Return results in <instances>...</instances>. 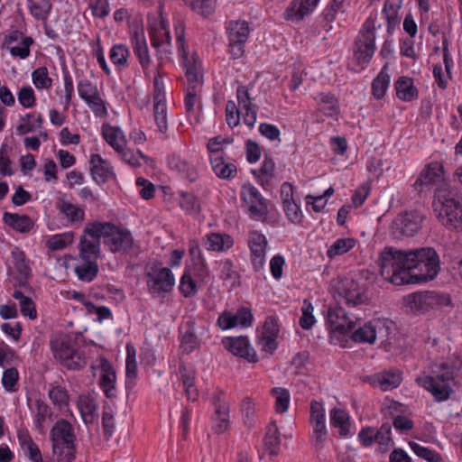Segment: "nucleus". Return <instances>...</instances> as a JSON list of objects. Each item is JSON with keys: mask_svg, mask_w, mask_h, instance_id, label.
I'll list each match as a JSON object with an SVG mask.
<instances>
[{"mask_svg": "<svg viewBox=\"0 0 462 462\" xmlns=\"http://www.w3.org/2000/svg\"><path fill=\"white\" fill-rule=\"evenodd\" d=\"M102 427L106 439H109L115 430L114 414L109 407L104 408L102 414Z\"/></svg>", "mask_w": 462, "mask_h": 462, "instance_id": "680f3d73", "label": "nucleus"}, {"mask_svg": "<svg viewBox=\"0 0 462 462\" xmlns=\"http://www.w3.org/2000/svg\"><path fill=\"white\" fill-rule=\"evenodd\" d=\"M148 31L152 46L156 50L158 59L162 60L171 54L170 31L161 11L157 16L148 15Z\"/></svg>", "mask_w": 462, "mask_h": 462, "instance_id": "6e6552de", "label": "nucleus"}, {"mask_svg": "<svg viewBox=\"0 0 462 462\" xmlns=\"http://www.w3.org/2000/svg\"><path fill=\"white\" fill-rule=\"evenodd\" d=\"M180 373L188 400L196 401L199 393L195 385V370L184 364L180 365Z\"/></svg>", "mask_w": 462, "mask_h": 462, "instance_id": "2f4dec72", "label": "nucleus"}, {"mask_svg": "<svg viewBox=\"0 0 462 462\" xmlns=\"http://www.w3.org/2000/svg\"><path fill=\"white\" fill-rule=\"evenodd\" d=\"M100 366L102 371L100 387L107 398H112L116 395V371L111 363L106 358L100 359Z\"/></svg>", "mask_w": 462, "mask_h": 462, "instance_id": "b1692460", "label": "nucleus"}, {"mask_svg": "<svg viewBox=\"0 0 462 462\" xmlns=\"http://www.w3.org/2000/svg\"><path fill=\"white\" fill-rule=\"evenodd\" d=\"M19 374L16 368L6 369L2 377V384L4 388L8 392H15L16 384L18 383Z\"/></svg>", "mask_w": 462, "mask_h": 462, "instance_id": "13d9d810", "label": "nucleus"}, {"mask_svg": "<svg viewBox=\"0 0 462 462\" xmlns=\"http://www.w3.org/2000/svg\"><path fill=\"white\" fill-rule=\"evenodd\" d=\"M90 173L94 181L103 184L109 179L112 170L108 162L97 153L90 156Z\"/></svg>", "mask_w": 462, "mask_h": 462, "instance_id": "a878e982", "label": "nucleus"}, {"mask_svg": "<svg viewBox=\"0 0 462 462\" xmlns=\"http://www.w3.org/2000/svg\"><path fill=\"white\" fill-rule=\"evenodd\" d=\"M226 120L231 128L237 126L240 123V112L232 100L227 101L226 106Z\"/></svg>", "mask_w": 462, "mask_h": 462, "instance_id": "69168bd1", "label": "nucleus"}, {"mask_svg": "<svg viewBox=\"0 0 462 462\" xmlns=\"http://www.w3.org/2000/svg\"><path fill=\"white\" fill-rule=\"evenodd\" d=\"M3 220L5 225L20 233H28L33 227V221L27 215L5 212Z\"/></svg>", "mask_w": 462, "mask_h": 462, "instance_id": "c85d7f7f", "label": "nucleus"}, {"mask_svg": "<svg viewBox=\"0 0 462 462\" xmlns=\"http://www.w3.org/2000/svg\"><path fill=\"white\" fill-rule=\"evenodd\" d=\"M283 209L286 214L288 219L294 223L299 224L302 219V213L300 207L295 203V201H287L283 203Z\"/></svg>", "mask_w": 462, "mask_h": 462, "instance_id": "338daca9", "label": "nucleus"}, {"mask_svg": "<svg viewBox=\"0 0 462 462\" xmlns=\"http://www.w3.org/2000/svg\"><path fill=\"white\" fill-rule=\"evenodd\" d=\"M301 310H302V316L300 319V326L303 329H310L315 322V318L312 314L313 306L309 300H303V305H302Z\"/></svg>", "mask_w": 462, "mask_h": 462, "instance_id": "5fc2aeb1", "label": "nucleus"}, {"mask_svg": "<svg viewBox=\"0 0 462 462\" xmlns=\"http://www.w3.org/2000/svg\"><path fill=\"white\" fill-rule=\"evenodd\" d=\"M18 101L24 108H31L35 105V95L32 87H23L17 94Z\"/></svg>", "mask_w": 462, "mask_h": 462, "instance_id": "bf43d9fd", "label": "nucleus"}, {"mask_svg": "<svg viewBox=\"0 0 462 462\" xmlns=\"http://www.w3.org/2000/svg\"><path fill=\"white\" fill-rule=\"evenodd\" d=\"M57 208L60 213L64 214L70 222H79L84 219V210L76 207L69 201L60 199Z\"/></svg>", "mask_w": 462, "mask_h": 462, "instance_id": "ea45409f", "label": "nucleus"}, {"mask_svg": "<svg viewBox=\"0 0 462 462\" xmlns=\"http://www.w3.org/2000/svg\"><path fill=\"white\" fill-rule=\"evenodd\" d=\"M396 96L404 102H411L418 98L419 91L410 77H400L395 82Z\"/></svg>", "mask_w": 462, "mask_h": 462, "instance_id": "cd10ccee", "label": "nucleus"}, {"mask_svg": "<svg viewBox=\"0 0 462 462\" xmlns=\"http://www.w3.org/2000/svg\"><path fill=\"white\" fill-rule=\"evenodd\" d=\"M462 361L458 358L454 360L451 365L442 363L439 365L442 371L440 374L434 375L423 374L416 378V382L420 387L430 392L436 402H444L452 394L453 390L449 382L460 373Z\"/></svg>", "mask_w": 462, "mask_h": 462, "instance_id": "f03ea898", "label": "nucleus"}, {"mask_svg": "<svg viewBox=\"0 0 462 462\" xmlns=\"http://www.w3.org/2000/svg\"><path fill=\"white\" fill-rule=\"evenodd\" d=\"M354 246V240L350 238H339L328 248L327 254L332 258L348 252Z\"/></svg>", "mask_w": 462, "mask_h": 462, "instance_id": "49530a36", "label": "nucleus"}, {"mask_svg": "<svg viewBox=\"0 0 462 462\" xmlns=\"http://www.w3.org/2000/svg\"><path fill=\"white\" fill-rule=\"evenodd\" d=\"M33 43L32 37H26L23 42L14 43L8 48L10 53L14 57H19L21 59H26L30 55V46Z\"/></svg>", "mask_w": 462, "mask_h": 462, "instance_id": "603ef678", "label": "nucleus"}, {"mask_svg": "<svg viewBox=\"0 0 462 462\" xmlns=\"http://www.w3.org/2000/svg\"><path fill=\"white\" fill-rule=\"evenodd\" d=\"M185 28L184 23L182 22H178V23L175 25V34H176V41H177V48L178 52L181 56L183 60V66L185 69V71L189 68H192L195 69H198L199 64L198 60L195 54H193L190 58L188 56V52L186 51V44H185Z\"/></svg>", "mask_w": 462, "mask_h": 462, "instance_id": "393cba45", "label": "nucleus"}, {"mask_svg": "<svg viewBox=\"0 0 462 462\" xmlns=\"http://www.w3.org/2000/svg\"><path fill=\"white\" fill-rule=\"evenodd\" d=\"M366 381L383 391H390L401 384L402 374L398 370L391 369L367 376Z\"/></svg>", "mask_w": 462, "mask_h": 462, "instance_id": "412c9836", "label": "nucleus"}, {"mask_svg": "<svg viewBox=\"0 0 462 462\" xmlns=\"http://www.w3.org/2000/svg\"><path fill=\"white\" fill-rule=\"evenodd\" d=\"M210 163L213 171L220 179L231 180L236 176V166L234 163L226 162L221 155L210 156Z\"/></svg>", "mask_w": 462, "mask_h": 462, "instance_id": "c756f323", "label": "nucleus"}, {"mask_svg": "<svg viewBox=\"0 0 462 462\" xmlns=\"http://www.w3.org/2000/svg\"><path fill=\"white\" fill-rule=\"evenodd\" d=\"M126 387L132 388L137 376V364L135 359V348L133 345H126Z\"/></svg>", "mask_w": 462, "mask_h": 462, "instance_id": "4c0bfd02", "label": "nucleus"}, {"mask_svg": "<svg viewBox=\"0 0 462 462\" xmlns=\"http://www.w3.org/2000/svg\"><path fill=\"white\" fill-rule=\"evenodd\" d=\"M149 292L154 297L169 292L174 285V276L169 268L152 269L146 274Z\"/></svg>", "mask_w": 462, "mask_h": 462, "instance_id": "dca6fc26", "label": "nucleus"}, {"mask_svg": "<svg viewBox=\"0 0 462 462\" xmlns=\"http://www.w3.org/2000/svg\"><path fill=\"white\" fill-rule=\"evenodd\" d=\"M338 304L345 303L346 306H357L365 301L366 297L364 290L358 282L352 278H343L337 284Z\"/></svg>", "mask_w": 462, "mask_h": 462, "instance_id": "4468645a", "label": "nucleus"}, {"mask_svg": "<svg viewBox=\"0 0 462 462\" xmlns=\"http://www.w3.org/2000/svg\"><path fill=\"white\" fill-rule=\"evenodd\" d=\"M52 454L56 462H72L76 454V435L72 424L58 420L50 432Z\"/></svg>", "mask_w": 462, "mask_h": 462, "instance_id": "7ed1b4c3", "label": "nucleus"}, {"mask_svg": "<svg viewBox=\"0 0 462 462\" xmlns=\"http://www.w3.org/2000/svg\"><path fill=\"white\" fill-rule=\"evenodd\" d=\"M225 393L217 390L213 393L214 413L211 416L212 430L223 434L229 428V403L224 399Z\"/></svg>", "mask_w": 462, "mask_h": 462, "instance_id": "ddd939ff", "label": "nucleus"}, {"mask_svg": "<svg viewBox=\"0 0 462 462\" xmlns=\"http://www.w3.org/2000/svg\"><path fill=\"white\" fill-rule=\"evenodd\" d=\"M250 33L249 25L246 22L232 21L227 27L229 49L234 59H238L245 52V43Z\"/></svg>", "mask_w": 462, "mask_h": 462, "instance_id": "2eb2a0df", "label": "nucleus"}, {"mask_svg": "<svg viewBox=\"0 0 462 462\" xmlns=\"http://www.w3.org/2000/svg\"><path fill=\"white\" fill-rule=\"evenodd\" d=\"M319 0H292L284 12L287 21H301L313 12Z\"/></svg>", "mask_w": 462, "mask_h": 462, "instance_id": "4be33fe9", "label": "nucleus"}, {"mask_svg": "<svg viewBox=\"0 0 462 462\" xmlns=\"http://www.w3.org/2000/svg\"><path fill=\"white\" fill-rule=\"evenodd\" d=\"M248 245L251 251V262L254 269L260 271L265 263V250L267 239L258 231H252L248 237Z\"/></svg>", "mask_w": 462, "mask_h": 462, "instance_id": "6ab92c4d", "label": "nucleus"}, {"mask_svg": "<svg viewBox=\"0 0 462 462\" xmlns=\"http://www.w3.org/2000/svg\"><path fill=\"white\" fill-rule=\"evenodd\" d=\"M281 445L278 428L274 422L270 423L264 438V447L271 456H277Z\"/></svg>", "mask_w": 462, "mask_h": 462, "instance_id": "c9c22d12", "label": "nucleus"}, {"mask_svg": "<svg viewBox=\"0 0 462 462\" xmlns=\"http://www.w3.org/2000/svg\"><path fill=\"white\" fill-rule=\"evenodd\" d=\"M32 82L39 89L49 88L51 87L52 80L48 75L46 67H40L36 69L32 74Z\"/></svg>", "mask_w": 462, "mask_h": 462, "instance_id": "3c124183", "label": "nucleus"}, {"mask_svg": "<svg viewBox=\"0 0 462 462\" xmlns=\"http://www.w3.org/2000/svg\"><path fill=\"white\" fill-rule=\"evenodd\" d=\"M221 276L225 281L230 282L231 286H236L239 283V273L234 269L232 260L226 259L221 263Z\"/></svg>", "mask_w": 462, "mask_h": 462, "instance_id": "de8ad7c7", "label": "nucleus"}, {"mask_svg": "<svg viewBox=\"0 0 462 462\" xmlns=\"http://www.w3.org/2000/svg\"><path fill=\"white\" fill-rule=\"evenodd\" d=\"M88 104V107L92 110L96 116H105L107 114L105 101L99 96V93L93 95L92 97L84 99Z\"/></svg>", "mask_w": 462, "mask_h": 462, "instance_id": "864d4df0", "label": "nucleus"}, {"mask_svg": "<svg viewBox=\"0 0 462 462\" xmlns=\"http://www.w3.org/2000/svg\"><path fill=\"white\" fill-rule=\"evenodd\" d=\"M99 222L88 224L80 237L79 244V257L80 260L97 261L101 255L100 238L101 231L98 230Z\"/></svg>", "mask_w": 462, "mask_h": 462, "instance_id": "9d476101", "label": "nucleus"}, {"mask_svg": "<svg viewBox=\"0 0 462 462\" xmlns=\"http://www.w3.org/2000/svg\"><path fill=\"white\" fill-rule=\"evenodd\" d=\"M351 338L357 343L373 344L376 339V328L372 323H366L355 330Z\"/></svg>", "mask_w": 462, "mask_h": 462, "instance_id": "79ce46f5", "label": "nucleus"}, {"mask_svg": "<svg viewBox=\"0 0 462 462\" xmlns=\"http://www.w3.org/2000/svg\"><path fill=\"white\" fill-rule=\"evenodd\" d=\"M129 55V50L125 44H115L109 51L110 60L119 69L128 66Z\"/></svg>", "mask_w": 462, "mask_h": 462, "instance_id": "a19ab883", "label": "nucleus"}, {"mask_svg": "<svg viewBox=\"0 0 462 462\" xmlns=\"http://www.w3.org/2000/svg\"><path fill=\"white\" fill-rule=\"evenodd\" d=\"M234 141L231 137H224L222 135H217L213 138H210L208 143V150L211 153L210 156H217L220 155L219 152L222 151V146L225 144H230Z\"/></svg>", "mask_w": 462, "mask_h": 462, "instance_id": "4d7b16f0", "label": "nucleus"}, {"mask_svg": "<svg viewBox=\"0 0 462 462\" xmlns=\"http://www.w3.org/2000/svg\"><path fill=\"white\" fill-rule=\"evenodd\" d=\"M103 242L114 253L136 254L139 246L134 243L131 232L110 222H99Z\"/></svg>", "mask_w": 462, "mask_h": 462, "instance_id": "423d86ee", "label": "nucleus"}, {"mask_svg": "<svg viewBox=\"0 0 462 462\" xmlns=\"http://www.w3.org/2000/svg\"><path fill=\"white\" fill-rule=\"evenodd\" d=\"M388 65H384L372 83V94L376 99L384 97L390 84V76L386 72Z\"/></svg>", "mask_w": 462, "mask_h": 462, "instance_id": "e433bc0d", "label": "nucleus"}, {"mask_svg": "<svg viewBox=\"0 0 462 462\" xmlns=\"http://www.w3.org/2000/svg\"><path fill=\"white\" fill-rule=\"evenodd\" d=\"M378 265L382 277L401 286L433 280L439 272V257L432 247L401 250L386 246L380 253Z\"/></svg>", "mask_w": 462, "mask_h": 462, "instance_id": "f257e3e1", "label": "nucleus"}, {"mask_svg": "<svg viewBox=\"0 0 462 462\" xmlns=\"http://www.w3.org/2000/svg\"><path fill=\"white\" fill-rule=\"evenodd\" d=\"M424 215L418 210L406 211L395 217L391 225V234L395 239L413 236L421 228Z\"/></svg>", "mask_w": 462, "mask_h": 462, "instance_id": "9b49d317", "label": "nucleus"}, {"mask_svg": "<svg viewBox=\"0 0 462 462\" xmlns=\"http://www.w3.org/2000/svg\"><path fill=\"white\" fill-rule=\"evenodd\" d=\"M102 135L106 143L116 152H122L126 144L125 138L119 127L104 124L102 126Z\"/></svg>", "mask_w": 462, "mask_h": 462, "instance_id": "7c9ffc66", "label": "nucleus"}, {"mask_svg": "<svg viewBox=\"0 0 462 462\" xmlns=\"http://www.w3.org/2000/svg\"><path fill=\"white\" fill-rule=\"evenodd\" d=\"M272 393L275 396V409L277 412L283 413L288 410L290 403V393L284 388H273Z\"/></svg>", "mask_w": 462, "mask_h": 462, "instance_id": "09e8293b", "label": "nucleus"}, {"mask_svg": "<svg viewBox=\"0 0 462 462\" xmlns=\"http://www.w3.org/2000/svg\"><path fill=\"white\" fill-rule=\"evenodd\" d=\"M88 6L96 17L104 18L109 14L107 0H89Z\"/></svg>", "mask_w": 462, "mask_h": 462, "instance_id": "774afa93", "label": "nucleus"}, {"mask_svg": "<svg viewBox=\"0 0 462 462\" xmlns=\"http://www.w3.org/2000/svg\"><path fill=\"white\" fill-rule=\"evenodd\" d=\"M404 300L412 311L419 313H426L436 308L452 306L451 297L448 293L430 291L409 294Z\"/></svg>", "mask_w": 462, "mask_h": 462, "instance_id": "0eeeda50", "label": "nucleus"}, {"mask_svg": "<svg viewBox=\"0 0 462 462\" xmlns=\"http://www.w3.org/2000/svg\"><path fill=\"white\" fill-rule=\"evenodd\" d=\"M241 199L248 207L249 217L256 221H264L268 216L266 199L257 188L252 184H245L241 189Z\"/></svg>", "mask_w": 462, "mask_h": 462, "instance_id": "f8f14e48", "label": "nucleus"}, {"mask_svg": "<svg viewBox=\"0 0 462 462\" xmlns=\"http://www.w3.org/2000/svg\"><path fill=\"white\" fill-rule=\"evenodd\" d=\"M153 116L158 130L161 133H165L168 128L167 106L165 101L153 103Z\"/></svg>", "mask_w": 462, "mask_h": 462, "instance_id": "a18cd8bd", "label": "nucleus"}, {"mask_svg": "<svg viewBox=\"0 0 462 462\" xmlns=\"http://www.w3.org/2000/svg\"><path fill=\"white\" fill-rule=\"evenodd\" d=\"M12 162L8 155V147L3 144L0 149V173L2 176H12L14 171L11 167Z\"/></svg>", "mask_w": 462, "mask_h": 462, "instance_id": "e2e57ef3", "label": "nucleus"}, {"mask_svg": "<svg viewBox=\"0 0 462 462\" xmlns=\"http://www.w3.org/2000/svg\"><path fill=\"white\" fill-rule=\"evenodd\" d=\"M330 423L333 427L339 429L342 436H346L349 431V417L342 409L334 408L330 411Z\"/></svg>", "mask_w": 462, "mask_h": 462, "instance_id": "37998d69", "label": "nucleus"}, {"mask_svg": "<svg viewBox=\"0 0 462 462\" xmlns=\"http://www.w3.org/2000/svg\"><path fill=\"white\" fill-rule=\"evenodd\" d=\"M204 245L210 251L225 252L234 245V239L225 233L211 232L205 236Z\"/></svg>", "mask_w": 462, "mask_h": 462, "instance_id": "bb28decb", "label": "nucleus"}, {"mask_svg": "<svg viewBox=\"0 0 462 462\" xmlns=\"http://www.w3.org/2000/svg\"><path fill=\"white\" fill-rule=\"evenodd\" d=\"M130 42L133 51L137 57L139 63L145 73L152 63V59L145 34L142 27L136 26L131 31Z\"/></svg>", "mask_w": 462, "mask_h": 462, "instance_id": "f3484780", "label": "nucleus"}, {"mask_svg": "<svg viewBox=\"0 0 462 462\" xmlns=\"http://www.w3.org/2000/svg\"><path fill=\"white\" fill-rule=\"evenodd\" d=\"M199 346V339L195 333L189 329L185 332L181 338L180 347L185 354H190Z\"/></svg>", "mask_w": 462, "mask_h": 462, "instance_id": "6e6d98bb", "label": "nucleus"}, {"mask_svg": "<svg viewBox=\"0 0 462 462\" xmlns=\"http://www.w3.org/2000/svg\"><path fill=\"white\" fill-rule=\"evenodd\" d=\"M74 271L80 281L90 282L97 276L99 267L97 261L80 260V263L75 266Z\"/></svg>", "mask_w": 462, "mask_h": 462, "instance_id": "473e14b6", "label": "nucleus"}, {"mask_svg": "<svg viewBox=\"0 0 462 462\" xmlns=\"http://www.w3.org/2000/svg\"><path fill=\"white\" fill-rule=\"evenodd\" d=\"M328 322L331 330L339 335H346L355 328V322L349 319L346 310L338 303L329 307Z\"/></svg>", "mask_w": 462, "mask_h": 462, "instance_id": "a211bd4d", "label": "nucleus"}, {"mask_svg": "<svg viewBox=\"0 0 462 462\" xmlns=\"http://www.w3.org/2000/svg\"><path fill=\"white\" fill-rule=\"evenodd\" d=\"M180 290L184 297L193 296L197 292V286L191 270H185L180 279Z\"/></svg>", "mask_w": 462, "mask_h": 462, "instance_id": "8fccbe9b", "label": "nucleus"}, {"mask_svg": "<svg viewBox=\"0 0 462 462\" xmlns=\"http://www.w3.org/2000/svg\"><path fill=\"white\" fill-rule=\"evenodd\" d=\"M78 407L85 424H90L94 421L97 404L95 400L89 395H81L78 402Z\"/></svg>", "mask_w": 462, "mask_h": 462, "instance_id": "72a5a7b5", "label": "nucleus"}, {"mask_svg": "<svg viewBox=\"0 0 462 462\" xmlns=\"http://www.w3.org/2000/svg\"><path fill=\"white\" fill-rule=\"evenodd\" d=\"M31 14L36 19L46 21L52 8L51 0H27Z\"/></svg>", "mask_w": 462, "mask_h": 462, "instance_id": "f704fd0d", "label": "nucleus"}, {"mask_svg": "<svg viewBox=\"0 0 462 462\" xmlns=\"http://www.w3.org/2000/svg\"><path fill=\"white\" fill-rule=\"evenodd\" d=\"M49 397L55 405L60 407L68 405L69 394L68 392L61 386L52 387L49 391Z\"/></svg>", "mask_w": 462, "mask_h": 462, "instance_id": "0e129e2a", "label": "nucleus"}, {"mask_svg": "<svg viewBox=\"0 0 462 462\" xmlns=\"http://www.w3.org/2000/svg\"><path fill=\"white\" fill-rule=\"evenodd\" d=\"M36 411L34 418L35 428L40 433H43L45 430V424L48 419L51 418L52 411L50 406L42 400H37Z\"/></svg>", "mask_w": 462, "mask_h": 462, "instance_id": "58836bf2", "label": "nucleus"}, {"mask_svg": "<svg viewBox=\"0 0 462 462\" xmlns=\"http://www.w3.org/2000/svg\"><path fill=\"white\" fill-rule=\"evenodd\" d=\"M375 24L372 17L366 19L363 24L354 48V57L359 65L367 64L372 59L375 50Z\"/></svg>", "mask_w": 462, "mask_h": 462, "instance_id": "1a4fd4ad", "label": "nucleus"}, {"mask_svg": "<svg viewBox=\"0 0 462 462\" xmlns=\"http://www.w3.org/2000/svg\"><path fill=\"white\" fill-rule=\"evenodd\" d=\"M51 349L55 359L68 369L79 370L87 364L86 358L78 350L77 340L68 334L53 337Z\"/></svg>", "mask_w": 462, "mask_h": 462, "instance_id": "20e7f679", "label": "nucleus"}, {"mask_svg": "<svg viewBox=\"0 0 462 462\" xmlns=\"http://www.w3.org/2000/svg\"><path fill=\"white\" fill-rule=\"evenodd\" d=\"M223 343L225 344L226 348H227V350L233 355L245 358L250 362L257 361L255 353L254 352L252 355L250 354L252 349L250 348L247 337H239L235 338H226Z\"/></svg>", "mask_w": 462, "mask_h": 462, "instance_id": "5701e85b", "label": "nucleus"}, {"mask_svg": "<svg viewBox=\"0 0 462 462\" xmlns=\"http://www.w3.org/2000/svg\"><path fill=\"white\" fill-rule=\"evenodd\" d=\"M324 107H320V110L328 116H336L338 112V101L332 93H319L316 97Z\"/></svg>", "mask_w": 462, "mask_h": 462, "instance_id": "c03bdc74", "label": "nucleus"}, {"mask_svg": "<svg viewBox=\"0 0 462 462\" xmlns=\"http://www.w3.org/2000/svg\"><path fill=\"white\" fill-rule=\"evenodd\" d=\"M432 207L438 218L447 228L462 230V202L454 194L438 191Z\"/></svg>", "mask_w": 462, "mask_h": 462, "instance_id": "39448f33", "label": "nucleus"}, {"mask_svg": "<svg viewBox=\"0 0 462 462\" xmlns=\"http://www.w3.org/2000/svg\"><path fill=\"white\" fill-rule=\"evenodd\" d=\"M194 12L208 17L215 12V6L212 0H195L189 5Z\"/></svg>", "mask_w": 462, "mask_h": 462, "instance_id": "052dcab7", "label": "nucleus"}, {"mask_svg": "<svg viewBox=\"0 0 462 462\" xmlns=\"http://www.w3.org/2000/svg\"><path fill=\"white\" fill-rule=\"evenodd\" d=\"M443 165L438 162L429 163L420 172L419 178L414 183V189L422 193L430 186L439 181L442 178Z\"/></svg>", "mask_w": 462, "mask_h": 462, "instance_id": "aec40b11", "label": "nucleus"}]
</instances>
